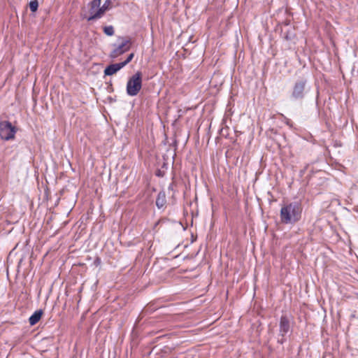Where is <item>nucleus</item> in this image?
<instances>
[{
	"instance_id": "1",
	"label": "nucleus",
	"mask_w": 358,
	"mask_h": 358,
	"mask_svg": "<svg viewBox=\"0 0 358 358\" xmlns=\"http://www.w3.org/2000/svg\"><path fill=\"white\" fill-rule=\"evenodd\" d=\"M303 207L300 202L294 201L282 206L280 209V221L283 224H294L301 218Z\"/></svg>"
},
{
	"instance_id": "2",
	"label": "nucleus",
	"mask_w": 358,
	"mask_h": 358,
	"mask_svg": "<svg viewBox=\"0 0 358 358\" xmlns=\"http://www.w3.org/2000/svg\"><path fill=\"white\" fill-rule=\"evenodd\" d=\"M142 87V73L136 72L132 76L127 83V93L131 96L138 94Z\"/></svg>"
},
{
	"instance_id": "3",
	"label": "nucleus",
	"mask_w": 358,
	"mask_h": 358,
	"mask_svg": "<svg viewBox=\"0 0 358 358\" xmlns=\"http://www.w3.org/2000/svg\"><path fill=\"white\" fill-rule=\"evenodd\" d=\"M17 132L16 127H13L9 121L0 122V137L5 141L15 138Z\"/></svg>"
},
{
	"instance_id": "4",
	"label": "nucleus",
	"mask_w": 358,
	"mask_h": 358,
	"mask_svg": "<svg viewBox=\"0 0 358 358\" xmlns=\"http://www.w3.org/2000/svg\"><path fill=\"white\" fill-rule=\"evenodd\" d=\"M131 46V41L129 38H122L119 45H114L113 50L110 53V57L117 58L129 50Z\"/></svg>"
},
{
	"instance_id": "5",
	"label": "nucleus",
	"mask_w": 358,
	"mask_h": 358,
	"mask_svg": "<svg viewBox=\"0 0 358 358\" xmlns=\"http://www.w3.org/2000/svg\"><path fill=\"white\" fill-rule=\"evenodd\" d=\"M306 80L304 79L299 80L294 83L291 94L294 99H302L304 97L306 93Z\"/></svg>"
},
{
	"instance_id": "6",
	"label": "nucleus",
	"mask_w": 358,
	"mask_h": 358,
	"mask_svg": "<svg viewBox=\"0 0 358 358\" xmlns=\"http://www.w3.org/2000/svg\"><path fill=\"white\" fill-rule=\"evenodd\" d=\"M101 0H92L90 4L89 13L90 15L87 17V21H92L97 19H100L101 17H96L95 15L97 12H99V9L101 8Z\"/></svg>"
},
{
	"instance_id": "7",
	"label": "nucleus",
	"mask_w": 358,
	"mask_h": 358,
	"mask_svg": "<svg viewBox=\"0 0 358 358\" xmlns=\"http://www.w3.org/2000/svg\"><path fill=\"white\" fill-rule=\"evenodd\" d=\"M289 330V321L288 318L282 315L280 320V333L282 336H285Z\"/></svg>"
},
{
	"instance_id": "8",
	"label": "nucleus",
	"mask_w": 358,
	"mask_h": 358,
	"mask_svg": "<svg viewBox=\"0 0 358 358\" xmlns=\"http://www.w3.org/2000/svg\"><path fill=\"white\" fill-rule=\"evenodd\" d=\"M113 1L112 0H106L101 6V8L99 9V12L96 13L95 17H102L105 13L113 8Z\"/></svg>"
},
{
	"instance_id": "9",
	"label": "nucleus",
	"mask_w": 358,
	"mask_h": 358,
	"mask_svg": "<svg viewBox=\"0 0 358 358\" xmlns=\"http://www.w3.org/2000/svg\"><path fill=\"white\" fill-rule=\"evenodd\" d=\"M124 66L121 63L113 64L108 66L104 70V74L106 76H112L116 73Z\"/></svg>"
},
{
	"instance_id": "10",
	"label": "nucleus",
	"mask_w": 358,
	"mask_h": 358,
	"mask_svg": "<svg viewBox=\"0 0 358 358\" xmlns=\"http://www.w3.org/2000/svg\"><path fill=\"white\" fill-rule=\"evenodd\" d=\"M43 315V311L42 310L35 311L29 319L30 325L33 326L37 324L41 319Z\"/></svg>"
},
{
	"instance_id": "11",
	"label": "nucleus",
	"mask_w": 358,
	"mask_h": 358,
	"mask_svg": "<svg viewBox=\"0 0 358 358\" xmlns=\"http://www.w3.org/2000/svg\"><path fill=\"white\" fill-rule=\"evenodd\" d=\"M166 203V194L165 192L161 191L159 192L157 199H156V206L158 208H162L165 206Z\"/></svg>"
},
{
	"instance_id": "12",
	"label": "nucleus",
	"mask_w": 358,
	"mask_h": 358,
	"mask_svg": "<svg viewBox=\"0 0 358 358\" xmlns=\"http://www.w3.org/2000/svg\"><path fill=\"white\" fill-rule=\"evenodd\" d=\"M38 8V2L37 0H32L29 2V8L33 12L35 13Z\"/></svg>"
},
{
	"instance_id": "13",
	"label": "nucleus",
	"mask_w": 358,
	"mask_h": 358,
	"mask_svg": "<svg viewBox=\"0 0 358 358\" xmlns=\"http://www.w3.org/2000/svg\"><path fill=\"white\" fill-rule=\"evenodd\" d=\"M103 32L108 36H113L114 34V29L112 26L105 27Z\"/></svg>"
},
{
	"instance_id": "14",
	"label": "nucleus",
	"mask_w": 358,
	"mask_h": 358,
	"mask_svg": "<svg viewBox=\"0 0 358 358\" xmlns=\"http://www.w3.org/2000/svg\"><path fill=\"white\" fill-rule=\"evenodd\" d=\"M134 54L131 53L128 55L127 59L122 62H120L123 66H126L127 64H129L134 58Z\"/></svg>"
},
{
	"instance_id": "15",
	"label": "nucleus",
	"mask_w": 358,
	"mask_h": 358,
	"mask_svg": "<svg viewBox=\"0 0 358 358\" xmlns=\"http://www.w3.org/2000/svg\"><path fill=\"white\" fill-rule=\"evenodd\" d=\"M286 124H287L289 127H292V123L291 122V120H289V119H287V120H286Z\"/></svg>"
}]
</instances>
